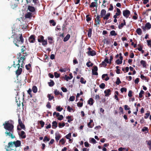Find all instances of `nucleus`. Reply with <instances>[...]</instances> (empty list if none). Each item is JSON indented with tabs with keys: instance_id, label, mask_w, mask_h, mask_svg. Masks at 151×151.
<instances>
[{
	"instance_id": "37",
	"label": "nucleus",
	"mask_w": 151,
	"mask_h": 151,
	"mask_svg": "<svg viewBox=\"0 0 151 151\" xmlns=\"http://www.w3.org/2000/svg\"><path fill=\"white\" fill-rule=\"evenodd\" d=\"M49 23L50 24H52L53 26L55 25L56 23L55 22L54 20L53 19L50 20L49 21Z\"/></svg>"
},
{
	"instance_id": "26",
	"label": "nucleus",
	"mask_w": 151,
	"mask_h": 151,
	"mask_svg": "<svg viewBox=\"0 0 151 151\" xmlns=\"http://www.w3.org/2000/svg\"><path fill=\"white\" fill-rule=\"evenodd\" d=\"M88 104L91 105H92L93 103V100L92 98L89 99L88 101Z\"/></svg>"
},
{
	"instance_id": "61",
	"label": "nucleus",
	"mask_w": 151,
	"mask_h": 151,
	"mask_svg": "<svg viewBox=\"0 0 151 151\" xmlns=\"http://www.w3.org/2000/svg\"><path fill=\"white\" fill-rule=\"evenodd\" d=\"M124 109L125 110H129L130 109V108L127 105L124 106Z\"/></svg>"
},
{
	"instance_id": "10",
	"label": "nucleus",
	"mask_w": 151,
	"mask_h": 151,
	"mask_svg": "<svg viewBox=\"0 0 151 151\" xmlns=\"http://www.w3.org/2000/svg\"><path fill=\"white\" fill-rule=\"evenodd\" d=\"M105 96H109L111 94V91L110 89H106L104 91Z\"/></svg>"
},
{
	"instance_id": "1",
	"label": "nucleus",
	"mask_w": 151,
	"mask_h": 151,
	"mask_svg": "<svg viewBox=\"0 0 151 151\" xmlns=\"http://www.w3.org/2000/svg\"><path fill=\"white\" fill-rule=\"evenodd\" d=\"M14 122L10 120L5 121L4 123L3 124L4 129L6 130L5 133L6 136L11 137L12 139L15 138V136L13 134L14 132Z\"/></svg>"
},
{
	"instance_id": "48",
	"label": "nucleus",
	"mask_w": 151,
	"mask_h": 151,
	"mask_svg": "<svg viewBox=\"0 0 151 151\" xmlns=\"http://www.w3.org/2000/svg\"><path fill=\"white\" fill-rule=\"evenodd\" d=\"M31 67V65L30 64H28V65H25L26 68L27 70H29L30 69V68Z\"/></svg>"
},
{
	"instance_id": "13",
	"label": "nucleus",
	"mask_w": 151,
	"mask_h": 151,
	"mask_svg": "<svg viewBox=\"0 0 151 151\" xmlns=\"http://www.w3.org/2000/svg\"><path fill=\"white\" fill-rule=\"evenodd\" d=\"M14 145L16 147H19L21 144V142L19 140H17L14 141Z\"/></svg>"
},
{
	"instance_id": "9",
	"label": "nucleus",
	"mask_w": 151,
	"mask_h": 151,
	"mask_svg": "<svg viewBox=\"0 0 151 151\" xmlns=\"http://www.w3.org/2000/svg\"><path fill=\"white\" fill-rule=\"evenodd\" d=\"M18 134L22 139H24L26 137L25 132L24 131H21L20 133H18Z\"/></svg>"
},
{
	"instance_id": "58",
	"label": "nucleus",
	"mask_w": 151,
	"mask_h": 151,
	"mask_svg": "<svg viewBox=\"0 0 151 151\" xmlns=\"http://www.w3.org/2000/svg\"><path fill=\"white\" fill-rule=\"evenodd\" d=\"M75 99V97L74 96H72L70 97L69 99V101H74Z\"/></svg>"
},
{
	"instance_id": "43",
	"label": "nucleus",
	"mask_w": 151,
	"mask_h": 151,
	"mask_svg": "<svg viewBox=\"0 0 151 151\" xmlns=\"http://www.w3.org/2000/svg\"><path fill=\"white\" fill-rule=\"evenodd\" d=\"M120 79L119 77L117 78L116 81V84L117 85H119L121 83Z\"/></svg>"
},
{
	"instance_id": "39",
	"label": "nucleus",
	"mask_w": 151,
	"mask_h": 151,
	"mask_svg": "<svg viewBox=\"0 0 151 151\" xmlns=\"http://www.w3.org/2000/svg\"><path fill=\"white\" fill-rule=\"evenodd\" d=\"M90 15L88 14L86 15V20L87 22H89L91 20V17H89Z\"/></svg>"
},
{
	"instance_id": "28",
	"label": "nucleus",
	"mask_w": 151,
	"mask_h": 151,
	"mask_svg": "<svg viewBox=\"0 0 151 151\" xmlns=\"http://www.w3.org/2000/svg\"><path fill=\"white\" fill-rule=\"evenodd\" d=\"M92 29L91 28H89L88 32V37H91V36Z\"/></svg>"
},
{
	"instance_id": "7",
	"label": "nucleus",
	"mask_w": 151,
	"mask_h": 151,
	"mask_svg": "<svg viewBox=\"0 0 151 151\" xmlns=\"http://www.w3.org/2000/svg\"><path fill=\"white\" fill-rule=\"evenodd\" d=\"M14 145V144L13 142H9L8 144V145H6L5 146V149H6V151H8V148H9V147H12Z\"/></svg>"
},
{
	"instance_id": "8",
	"label": "nucleus",
	"mask_w": 151,
	"mask_h": 151,
	"mask_svg": "<svg viewBox=\"0 0 151 151\" xmlns=\"http://www.w3.org/2000/svg\"><path fill=\"white\" fill-rule=\"evenodd\" d=\"M100 17H100V16L99 15H98L96 17V19L95 20V22L96 23V25L100 24V22L101 21V19H100Z\"/></svg>"
},
{
	"instance_id": "45",
	"label": "nucleus",
	"mask_w": 151,
	"mask_h": 151,
	"mask_svg": "<svg viewBox=\"0 0 151 151\" xmlns=\"http://www.w3.org/2000/svg\"><path fill=\"white\" fill-rule=\"evenodd\" d=\"M65 126V123L64 122L63 123H59L58 124V126L59 128H60L62 127H63Z\"/></svg>"
},
{
	"instance_id": "5",
	"label": "nucleus",
	"mask_w": 151,
	"mask_h": 151,
	"mask_svg": "<svg viewBox=\"0 0 151 151\" xmlns=\"http://www.w3.org/2000/svg\"><path fill=\"white\" fill-rule=\"evenodd\" d=\"M18 123L19 126L21 128L24 130H25V127L24 124H23L22 120L20 119V116H18Z\"/></svg>"
},
{
	"instance_id": "17",
	"label": "nucleus",
	"mask_w": 151,
	"mask_h": 151,
	"mask_svg": "<svg viewBox=\"0 0 151 151\" xmlns=\"http://www.w3.org/2000/svg\"><path fill=\"white\" fill-rule=\"evenodd\" d=\"M22 71V68H18V69L16 71V75L18 76L20 75Z\"/></svg>"
},
{
	"instance_id": "54",
	"label": "nucleus",
	"mask_w": 151,
	"mask_h": 151,
	"mask_svg": "<svg viewBox=\"0 0 151 151\" xmlns=\"http://www.w3.org/2000/svg\"><path fill=\"white\" fill-rule=\"evenodd\" d=\"M138 47L137 48V49L139 51H140L142 50V46L140 44H138Z\"/></svg>"
},
{
	"instance_id": "32",
	"label": "nucleus",
	"mask_w": 151,
	"mask_h": 151,
	"mask_svg": "<svg viewBox=\"0 0 151 151\" xmlns=\"http://www.w3.org/2000/svg\"><path fill=\"white\" fill-rule=\"evenodd\" d=\"M150 112L149 111H147V113L145 114V116H144L145 118V119H147L149 115H150Z\"/></svg>"
},
{
	"instance_id": "35",
	"label": "nucleus",
	"mask_w": 151,
	"mask_h": 151,
	"mask_svg": "<svg viewBox=\"0 0 151 151\" xmlns=\"http://www.w3.org/2000/svg\"><path fill=\"white\" fill-rule=\"evenodd\" d=\"M26 49L25 47L24 46H22V49H21V54L22 53V54H23L24 53V51H25Z\"/></svg>"
},
{
	"instance_id": "47",
	"label": "nucleus",
	"mask_w": 151,
	"mask_h": 151,
	"mask_svg": "<svg viewBox=\"0 0 151 151\" xmlns=\"http://www.w3.org/2000/svg\"><path fill=\"white\" fill-rule=\"evenodd\" d=\"M71 137V133L70 132L68 134L66 135L65 137L67 139H69Z\"/></svg>"
},
{
	"instance_id": "51",
	"label": "nucleus",
	"mask_w": 151,
	"mask_h": 151,
	"mask_svg": "<svg viewBox=\"0 0 151 151\" xmlns=\"http://www.w3.org/2000/svg\"><path fill=\"white\" fill-rule=\"evenodd\" d=\"M56 110L58 111H61L63 109L60 106H58L56 108Z\"/></svg>"
},
{
	"instance_id": "46",
	"label": "nucleus",
	"mask_w": 151,
	"mask_h": 151,
	"mask_svg": "<svg viewBox=\"0 0 151 151\" xmlns=\"http://www.w3.org/2000/svg\"><path fill=\"white\" fill-rule=\"evenodd\" d=\"M144 92L142 90H141L139 93V98H142V94H144Z\"/></svg>"
},
{
	"instance_id": "55",
	"label": "nucleus",
	"mask_w": 151,
	"mask_h": 151,
	"mask_svg": "<svg viewBox=\"0 0 151 151\" xmlns=\"http://www.w3.org/2000/svg\"><path fill=\"white\" fill-rule=\"evenodd\" d=\"M103 41L104 43H106L107 45L109 44L110 43V41H108L107 39H104Z\"/></svg>"
},
{
	"instance_id": "12",
	"label": "nucleus",
	"mask_w": 151,
	"mask_h": 151,
	"mask_svg": "<svg viewBox=\"0 0 151 151\" xmlns=\"http://www.w3.org/2000/svg\"><path fill=\"white\" fill-rule=\"evenodd\" d=\"M88 54L89 55L93 56L96 55V53L95 51L92 50L91 51H88Z\"/></svg>"
},
{
	"instance_id": "25",
	"label": "nucleus",
	"mask_w": 151,
	"mask_h": 151,
	"mask_svg": "<svg viewBox=\"0 0 151 151\" xmlns=\"http://www.w3.org/2000/svg\"><path fill=\"white\" fill-rule=\"evenodd\" d=\"M66 119H68V122L69 123H70L73 120V118H72L71 116H68L66 117Z\"/></svg>"
},
{
	"instance_id": "6",
	"label": "nucleus",
	"mask_w": 151,
	"mask_h": 151,
	"mask_svg": "<svg viewBox=\"0 0 151 151\" xmlns=\"http://www.w3.org/2000/svg\"><path fill=\"white\" fill-rule=\"evenodd\" d=\"M123 14L126 18H128L130 14V12L129 10L127 9L124 10L123 11Z\"/></svg>"
},
{
	"instance_id": "27",
	"label": "nucleus",
	"mask_w": 151,
	"mask_h": 151,
	"mask_svg": "<svg viewBox=\"0 0 151 151\" xmlns=\"http://www.w3.org/2000/svg\"><path fill=\"white\" fill-rule=\"evenodd\" d=\"M47 97L48 98V100L49 101H50L51 100L54 99V97L53 96H51V94H49L47 96Z\"/></svg>"
},
{
	"instance_id": "40",
	"label": "nucleus",
	"mask_w": 151,
	"mask_h": 151,
	"mask_svg": "<svg viewBox=\"0 0 151 151\" xmlns=\"http://www.w3.org/2000/svg\"><path fill=\"white\" fill-rule=\"evenodd\" d=\"M80 82L81 83L83 84H85L86 83V81L83 77L81 78Z\"/></svg>"
},
{
	"instance_id": "57",
	"label": "nucleus",
	"mask_w": 151,
	"mask_h": 151,
	"mask_svg": "<svg viewBox=\"0 0 151 151\" xmlns=\"http://www.w3.org/2000/svg\"><path fill=\"white\" fill-rule=\"evenodd\" d=\"M77 106L79 107H82L83 105V103L82 102H79L77 103Z\"/></svg>"
},
{
	"instance_id": "20",
	"label": "nucleus",
	"mask_w": 151,
	"mask_h": 151,
	"mask_svg": "<svg viewBox=\"0 0 151 151\" xmlns=\"http://www.w3.org/2000/svg\"><path fill=\"white\" fill-rule=\"evenodd\" d=\"M55 139L56 141L57 142H58L59 140L61 138V136L60 135V134H57L55 133Z\"/></svg>"
},
{
	"instance_id": "24",
	"label": "nucleus",
	"mask_w": 151,
	"mask_h": 151,
	"mask_svg": "<svg viewBox=\"0 0 151 151\" xmlns=\"http://www.w3.org/2000/svg\"><path fill=\"white\" fill-rule=\"evenodd\" d=\"M116 12L115 13V15L117 16H120L122 12L120 10V9L118 8H116Z\"/></svg>"
},
{
	"instance_id": "15",
	"label": "nucleus",
	"mask_w": 151,
	"mask_h": 151,
	"mask_svg": "<svg viewBox=\"0 0 151 151\" xmlns=\"http://www.w3.org/2000/svg\"><path fill=\"white\" fill-rule=\"evenodd\" d=\"M69 75L70 76H68L67 75L65 76V79L67 81H68L69 80L73 78V76L72 73H70Z\"/></svg>"
},
{
	"instance_id": "29",
	"label": "nucleus",
	"mask_w": 151,
	"mask_h": 151,
	"mask_svg": "<svg viewBox=\"0 0 151 151\" xmlns=\"http://www.w3.org/2000/svg\"><path fill=\"white\" fill-rule=\"evenodd\" d=\"M136 32L138 35H141L142 34V30L140 28H138L137 29Z\"/></svg>"
},
{
	"instance_id": "30",
	"label": "nucleus",
	"mask_w": 151,
	"mask_h": 151,
	"mask_svg": "<svg viewBox=\"0 0 151 151\" xmlns=\"http://www.w3.org/2000/svg\"><path fill=\"white\" fill-rule=\"evenodd\" d=\"M48 84L50 86L52 87L54 85L55 83L53 80H50V82H48Z\"/></svg>"
},
{
	"instance_id": "4",
	"label": "nucleus",
	"mask_w": 151,
	"mask_h": 151,
	"mask_svg": "<svg viewBox=\"0 0 151 151\" xmlns=\"http://www.w3.org/2000/svg\"><path fill=\"white\" fill-rule=\"evenodd\" d=\"M36 36L35 35H31L28 39L29 42L31 43H34L36 41Z\"/></svg>"
},
{
	"instance_id": "36",
	"label": "nucleus",
	"mask_w": 151,
	"mask_h": 151,
	"mask_svg": "<svg viewBox=\"0 0 151 151\" xmlns=\"http://www.w3.org/2000/svg\"><path fill=\"white\" fill-rule=\"evenodd\" d=\"M146 142L147 143V145L149 146V149H151V140H150L149 141L147 140L146 141Z\"/></svg>"
},
{
	"instance_id": "21",
	"label": "nucleus",
	"mask_w": 151,
	"mask_h": 151,
	"mask_svg": "<svg viewBox=\"0 0 151 151\" xmlns=\"http://www.w3.org/2000/svg\"><path fill=\"white\" fill-rule=\"evenodd\" d=\"M110 16V13H107V14L105 15L103 17L104 20H107L109 19V17Z\"/></svg>"
},
{
	"instance_id": "53",
	"label": "nucleus",
	"mask_w": 151,
	"mask_h": 151,
	"mask_svg": "<svg viewBox=\"0 0 151 151\" xmlns=\"http://www.w3.org/2000/svg\"><path fill=\"white\" fill-rule=\"evenodd\" d=\"M105 85L104 83H102L99 85V87L100 88L103 89L105 88Z\"/></svg>"
},
{
	"instance_id": "14",
	"label": "nucleus",
	"mask_w": 151,
	"mask_h": 151,
	"mask_svg": "<svg viewBox=\"0 0 151 151\" xmlns=\"http://www.w3.org/2000/svg\"><path fill=\"white\" fill-rule=\"evenodd\" d=\"M106 11L104 9H102L101 11L100 12V15H99L100 16V17L101 18L104 17L105 16L106 14Z\"/></svg>"
},
{
	"instance_id": "11",
	"label": "nucleus",
	"mask_w": 151,
	"mask_h": 151,
	"mask_svg": "<svg viewBox=\"0 0 151 151\" xmlns=\"http://www.w3.org/2000/svg\"><path fill=\"white\" fill-rule=\"evenodd\" d=\"M27 10L31 12H34L35 11V8L33 6H28L27 8Z\"/></svg>"
},
{
	"instance_id": "38",
	"label": "nucleus",
	"mask_w": 151,
	"mask_h": 151,
	"mask_svg": "<svg viewBox=\"0 0 151 151\" xmlns=\"http://www.w3.org/2000/svg\"><path fill=\"white\" fill-rule=\"evenodd\" d=\"M110 34L111 36H116L117 34L114 30H112L110 32Z\"/></svg>"
},
{
	"instance_id": "18",
	"label": "nucleus",
	"mask_w": 151,
	"mask_h": 151,
	"mask_svg": "<svg viewBox=\"0 0 151 151\" xmlns=\"http://www.w3.org/2000/svg\"><path fill=\"white\" fill-rule=\"evenodd\" d=\"M44 39V37L42 35H40L38 36L37 40L38 42L40 43H41L42 40Z\"/></svg>"
},
{
	"instance_id": "2",
	"label": "nucleus",
	"mask_w": 151,
	"mask_h": 151,
	"mask_svg": "<svg viewBox=\"0 0 151 151\" xmlns=\"http://www.w3.org/2000/svg\"><path fill=\"white\" fill-rule=\"evenodd\" d=\"M13 43L17 47H20L24 42V39L22 34L16 35L13 40Z\"/></svg>"
},
{
	"instance_id": "31",
	"label": "nucleus",
	"mask_w": 151,
	"mask_h": 151,
	"mask_svg": "<svg viewBox=\"0 0 151 151\" xmlns=\"http://www.w3.org/2000/svg\"><path fill=\"white\" fill-rule=\"evenodd\" d=\"M145 26L148 29H150L151 27V24L149 22L146 23Z\"/></svg>"
},
{
	"instance_id": "62",
	"label": "nucleus",
	"mask_w": 151,
	"mask_h": 151,
	"mask_svg": "<svg viewBox=\"0 0 151 151\" xmlns=\"http://www.w3.org/2000/svg\"><path fill=\"white\" fill-rule=\"evenodd\" d=\"M110 7L109 8V11H112L114 9L113 6L112 4H110Z\"/></svg>"
},
{
	"instance_id": "41",
	"label": "nucleus",
	"mask_w": 151,
	"mask_h": 151,
	"mask_svg": "<svg viewBox=\"0 0 151 151\" xmlns=\"http://www.w3.org/2000/svg\"><path fill=\"white\" fill-rule=\"evenodd\" d=\"M41 42L42 43V45L44 46L46 45L47 44V40L44 39Z\"/></svg>"
},
{
	"instance_id": "23",
	"label": "nucleus",
	"mask_w": 151,
	"mask_h": 151,
	"mask_svg": "<svg viewBox=\"0 0 151 151\" xmlns=\"http://www.w3.org/2000/svg\"><path fill=\"white\" fill-rule=\"evenodd\" d=\"M140 63L141 65H142L144 68H146V62L144 60H141Z\"/></svg>"
},
{
	"instance_id": "60",
	"label": "nucleus",
	"mask_w": 151,
	"mask_h": 151,
	"mask_svg": "<svg viewBox=\"0 0 151 151\" xmlns=\"http://www.w3.org/2000/svg\"><path fill=\"white\" fill-rule=\"evenodd\" d=\"M54 76H55V77L56 78H58L60 77V74L57 73V72H55L54 73Z\"/></svg>"
},
{
	"instance_id": "22",
	"label": "nucleus",
	"mask_w": 151,
	"mask_h": 151,
	"mask_svg": "<svg viewBox=\"0 0 151 151\" xmlns=\"http://www.w3.org/2000/svg\"><path fill=\"white\" fill-rule=\"evenodd\" d=\"M70 37V35L68 34L63 39V41L64 42H65L67 41L68 40Z\"/></svg>"
},
{
	"instance_id": "56",
	"label": "nucleus",
	"mask_w": 151,
	"mask_h": 151,
	"mask_svg": "<svg viewBox=\"0 0 151 151\" xmlns=\"http://www.w3.org/2000/svg\"><path fill=\"white\" fill-rule=\"evenodd\" d=\"M54 93L56 96L58 95L60 93V92L57 89L54 90Z\"/></svg>"
},
{
	"instance_id": "50",
	"label": "nucleus",
	"mask_w": 151,
	"mask_h": 151,
	"mask_svg": "<svg viewBox=\"0 0 151 151\" xmlns=\"http://www.w3.org/2000/svg\"><path fill=\"white\" fill-rule=\"evenodd\" d=\"M122 93H123L124 92H126L127 91V89L126 88L123 87L121 88L120 89Z\"/></svg>"
},
{
	"instance_id": "63",
	"label": "nucleus",
	"mask_w": 151,
	"mask_h": 151,
	"mask_svg": "<svg viewBox=\"0 0 151 151\" xmlns=\"http://www.w3.org/2000/svg\"><path fill=\"white\" fill-rule=\"evenodd\" d=\"M51 105H50V103L49 102H48L47 104L46 107L49 109H50L51 108Z\"/></svg>"
},
{
	"instance_id": "59",
	"label": "nucleus",
	"mask_w": 151,
	"mask_h": 151,
	"mask_svg": "<svg viewBox=\"0 0 151 151\" xmlns=\"http://www.w3.org/2000/svg\"><path fill=\"white\" fill-rule=\"evenodd\" d=\"M39 123L41 125V127H44L45 124L44 122L42 120H41L39 121Z\"/></svg>"
},
{
	"instance_id": "49",
	"label": "nucleus",
	"mask_w": 151,
	"mask_h": 151,
	"mask_svg": "<svg viewBox=\"0 0 151 151\" xmlns=\"http://www.w3.org/2000/svg\"><path fill=\"white\" fill-rule=\"evenodd\" d=\"M122 60H120L119 59H117L116 61V63L117 64V65H119V64H122Z\"/></svg>"
},
{
	"instance_id": "16",
	"label": "nucleus",
	"mask_w": 151,
	"mask_h": 151,
	"mask_svg": "<svg viewBox=\"0 0 151 151\" xmlns=\"http://www.w3.org/2000/svg\"><path fill=\"white\" fill-rule=\"evenodd\" d=\"M32 17V14L31 12H28L25 14V17L26 18H30Z\"/></svg>"
},
{
	"instance_id": "3",
	"label": "nucleus",
	"mask_w": 151,
	"mask_h": 151,
	"mask_svg": "<svg viewBox=\"0 0 151 151\" xmlns=\"http://www.w3.org/2000/svg\"><path fill=\"white\" fill-rule=\"evenodd\" d=\"M21 53L19 52L17 54V56L18 57L17 58L18 59V62L20 63L21 61H22V63L21 64V67L22 68L24 67V61L25 60L26 58L25 57V55L22 56Z\"/></svg>"
},
{
	"instance_id": "34",
	"label": "nucleus",
	"mask_w": 151,
	"mask_h": 151,
	"mask_svg": "<svg viewBox=\"0 0 151 151\" xmlns=\"http://www.w3.org/2000/svg\"><path fill=\"white\" fill-rule=\"evenodd\" d=\"M37 87L35 86H33L32 90L34 93H36L37 92Z\"/></svg>"
},
{
	"instance_id": "42",
	"label": "nucleus",
	"mask_w": 151,
	"mask_h": 151,
	"mask_svg": "<svg viewBox=\"0 0 151 151\" xmlns=\"http://www.w3.org/2000/svg\"><path fill=\"white\" fill-rule=\"evenodd\" d=\"M48 40L50 44H52L53 43V39L52 37H48Z\"/></svg>"
},
{
	"instance_id": "44",
	"label": "nucleus",
	"mask_w": 151,
	"mask_h": 151,
	"mask_svg": "<svg viewBox=\"0 0 151 151\" xmlns=\"http://www.w3.org/2000/svg\"><path fill=\"white\" fill-rule=\"evenodd\" d=\"M50 138H49L47 136H45L44 138L43 139V141L44 142H45L46 141H48L50 140Z\"/></svg>"
},
{
	"instance_id": "33",
	"label": "nucleus",
	"mask_w": 151,
	"mask_h": 151,
	"mask_svg": "<svg viewBox=\"0 0 151 151\" xmlns=\"http://www.w3.org/2000/svg\"><path fill=\"white\" fill-rule=\"evenodd\" d=\"M97 5L96 4L95 2H92L91 3V4L90 5L89 7L90 8H92L94 7H97Z\"/></svg>"
},
{
	"instance_id": "52",
	"label": "nucleus",
	"mask_w": 151,
	"mask_h": 151,
	"mask_svg": "<svg viewBox=\"0 0 151 151\" xmlns=\"http://www.w3.org/2000/svg\"><path fill=\"white\" fill-rule=\"evenodd\" d=\"M60 142H61L62 144L63 145L65 143V140L64 138H63L60 140Z\"/></svg>"
},
{
	"instance_id": "64",
	"label": "nucleus",
	"mask_w": 151,
	"mask_h": 151,
	"mask_svg": "<svg viewBox=\"0 0 151 151\" xmlns=\"http://www.w3.org/2000/svg\"><path fill=\"white\" fill-rule=\"evenodd\" d=\"M32 1L35 5H37L39 3L38 0H32Z\"/></svg>"
},
{
	"instance_id": "19",
	"label": "nucleus",
	"mask_w": 151,
	"mask_h": 151,
	"mask_svg": "<svg viewBox=\"0 0 151 151\" xmlns=\"http://www.w3.org/2000/svg\"><path fill=\"white\" fill-rule=\"evenodd\" d=\"M52 127L53 129L56 128L58 126V123L55 121H54L52 122Z\"/></svg>"
}]
</instances>
